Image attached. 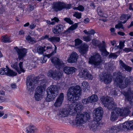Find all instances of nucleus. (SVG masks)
Here are the masks:
<instances>
[{
  "label": "nucleus",
  "mask_w": 133,
  "mask_h": 133,
  "mask_svg": "<svg viewBox=\"0 0 133 133\" xmlns=\"http://www.w3.org/2000/svg\"><path fill=\"white\" fill-rule=\"evenodd\" d=\"M81 90V89L79 85L70 87L67 91V95L69 100L74 102L78 101L80 96Z\"/></svg>",
  "instance_id": "1"
},
{
  "label": "nucleus",
  "mask_w": 133,
  "mask_h": 133,
  "mask_svg": "<svg viewBox=\"0 0 133 133\" xmlns=\"http://www.w3.org/2000/svg\"><path fill=\"white\" fill-rule=\"evenodd\" d=\"M83 108V105L80 104L73 103L69 107V110L70 111V114L75 116L76 114H81V110Z\"/></svg>",
  "instance_id": "2"
},
{
  "label": "nucleus",
  "mask_w": 133,
  "mask_h": 133,
  "mask_svg": "<svg viewBox=\"0 0 133 133\" xmlns=\"http://www.w3.org/2000/svg\"><path fill=\"white\" fill-rule=\"evenodd\" d=\"M39 79V77H34L33 76H29L27 77L26 82L27 86V89L29 91L31 92L34 90L35 88V86L37 79Z\"/></svg>",
  "instance_id": "3"
},
{
  "label": "nucleus",
  "mask_w": 133,
  "mask_h": 133,
  "mask_svg": "<svg viewBox=\"0 0 133 133\" xmlns=\"http://www.w3.org/2000/svg\"><path fill=\"white\" fill-rule=\"evenodd\" d=\"M89 63L92 65H94L95 67L99 66L102 62L101 56L98 53H96L89 58Z\"/></svg>",
  "instance_id": "4"
},
{
  "label": "nucleus",
  "mask_w": 133,
  "mask_h": 133,
  "mask_svg": "<svg viewBox=\"0 0 133 133\" xmlns=\"http://www.w3.org/2000/svg\"><path fill=\"white\" fill-rule=\"evenodd\" d=\"M75 116H76L75 122L77 126L82 124L84 121L89 119L90 117L89 114L87 112H83L81 114H76Z\"/></svg>",
  "instance_id": "5"
},
{
  "label": "nucleus",
  "mask_w": 133,
  "mask_h": 133,
  "mask_svg": "<svg viewBox=\"0 0 133 133\" xmlns=\"http://www.w3.org/2000/svg\"><path fill=\"white\" fill-rule=\"evenodd\" d=\"M93 116L97 122L99 121L102 118L103 114V109L101 107L96 109L93 111Z\"/></svg>",
  "instance_id": "6"
},
{
  "label": "nucleus",
  "mask_w": 133,
  "mask_h": 133,
  "mask_svg": "<svg viewBox=\"0 0 133 133\" xmlns=\"http://www.w3.org/2000/svg\"><path fill=\"white\" fill-rule=\"evenodd\" d=\"M78 76L80 78L90 80H92L93 78V76L89 73L87 69L83 68L79 71Z\"/></svg>",
  "instance_id": "7"
},
{
  "label": "nucleus",
  "mask_w": 133,
  "mask_h": 133,
  "mask_svg": "<svg viewBox=\"0 0 133 133\" xmlns=\"http://www.w3.org/2000/svg\"><path fill=\"white\" fill-rule=\"evenodd\" d=\"M16 51L17 52L18 56L17 60L19 61L21 59H23L26 55V53L27 52V50L25 48H19L17 46H16L14 48Z\"/></svg>",
  "instance_id": "8"
},
{
  "label": "nucleus",
  "mask_w": 133,
  "mask_h": 133,
  "mask_svg": "<svg viewBox=\"0 0 133 133\" xmlns=\"http://www.w3.org/2000/svg\"><path fill=\"white\" fill-rule=\"evenodd\" d=\"M51 62L54 63L57 68L59 69L64 66V64L63 61L56 57H52L51 58Z\"/></svg>",
  "instance_id": "9"
},
{
  "label": "nucleus",
  "mask_w": 133,
  "mask_h": 133,
  "mask_svg": "<svg viewBox=\"0 0 133 133\" xmlns=\"http://www.w3.org/2000/svg\"><path fill=\"white\" fill-rule=\"evenodd\" d=\"M121 93L124 95L126 99L130 103L133 102V91L131 90L130 88L128 89L127 92L122 91Z\"/></svg>",
  "instance_id": "10"
},
{
  "label": "nucleus",
  "mask_w": 133,
  "mask_h": 133,
  "mask_svg": "<svg viewBox=\"0 0 133 133\" xmlns=\"http://www.w3.org/2000/svg\"><path fill=\"white\" fill-rule=\"evenodd\" d=\"M113 76H116L115 78L114 77V80L115 83L117 85L125 78V77L123 76L122 74L120 72H118L117 73L114 72L113 74Z\"/></svg>",
  "instance_id": "11"
},
{
  "label": "nucleus",
  "mask_w": 133,
  "mask_h": 133,
  "mask_svg": "<svg viewBox=\"0 0 133 133\" xmlns=\"http://www.w3.org/2000/svg\"><path fill=\"white\" fill-rule=\"evenodd\" d=\"M23 62H20L18 64L19 68L18 66V63L16 62L12 65L11 66L12 68L15 69L19 74H20L22 72H24L25 71L23 68Z\"/></svg>",
  "instance_id": "12"
},
{
  "label": "nucleus",
  "mask_w": 133,
  "mask_h": 133,
  "mask_svg": "<svg viewBox=\"0 0 133 133\" xmlns=\"http://www.w3.org/2000/svg\"><path fill=\"white\" fill-rule=\"evenodd\" d=\"M63 2L60 1L54 2L53 3L52 8L56 12L63 10Z\"/></svg>",
  "instance_id": "13"
},
{
  "label": "nucleus",
  "mask_w": 133,
  "mask_h": 133,
  "mask_svg": "<svg viewBox=\"0 0 133 133\" xmlns=\"http://www.w3.org/2000/svg\"><path fill=\"white\" fill-rule=\"evenodd\" d=\"M64 26L61 24L55 25L52 28L53 32L55 34H60L63 30Z\"/></svg>",
  "instance_id": "14"
},
{
  "label": "nucleus",
  "mask_w": 133,
  "mask_h": 133,
  "mask_svg": "<svg viewBox=\"0 0 133 133\" xmlns=\"http://www.w3.org/2000/svg\"><path fill=\"white\" fill-rule=\"evenodd\" d=\"M47 91L50 92L55 96H57L58 94V88L56 85H52L47 89Z\"/></svg>",
  "instance_id": "15"
},
{
  "label": "nucleus",
  "mask_w": 133,
  "mask_h": 133,
  "mask_svg": "<svg viewBox=\"0 0 133 133\" xmlns=\"http://www.w3.org/2000/svg\"><path fill=\"white\" fill-rule=\"evenodd\" d=\"M70 111L69 110V109L67 110H63L60 111L56 116L57 119L59 120H61L63 117L67 116L68 114H70Z\"/></svg>",
  "instance_id": "16"
},
{
  "label": "nucleus",
  "mask_w": 133,
  "mask_h": 133,
  "mask_svg": "<svg viewBox=\"0 0 133 133\" xmlns=\"http://www.w3.org/2000/svg\"><path fill=\"white\" fill-rule=\"evenodd\" d=\"M78 58V56L76 52H74L71 54L67 61L70 63H75Z\"/></svg>",
  "instance_id": "17"
},
{
  "label": "nucleus",
  "mask_w": 133,
  "mask_h": 133,
  "mask_svg": "<svg viewBox=\"0 0 133 133\" xmlns=\"http://www.w3.org/2000/svg\"><path fill=\"white\" fill-rule=\"evenodd\" d=\"M118 110V108H116L112 110L111 114L110 120L111 121H113L116 120L119 116Z\"/></svg>",
  "instance_id": "18"
},
{
  "label": "nucleus",
  "mask_w": 133,
  "mask_h": 133,
  "mask_svg": "<svg viewBox=\"0 0 133 133\" xmlns=\"http://www.w3.org/2000/svg\"><path fill=\"white\" fill-rule=\"evenodd\" d=\"M101 100L104 106L106 107L112 102L113 99L110 97H103L101 98Z\"/></svg>",
  "instance_id": "19"
},
{
  "label": "nucleus",
  "mask_w": 133,
  "mask_h": 133,
  "mask_svg": "<svg viewBox=\"0 0 133 133\" xmlns=\"http://www.w3.org/2000/svg\"><path fill=\"white\" fill-rule=\"evenodd\" d=\"M64 98V95L63 93H61L55 102L54 106L56 107H58L60 106L63 102Z\"/></svg>",
  "instance_id": "20"
},
{
  "label": "nucleus",
  "mask_w": 133,
  "mask_h": 133,
  "mask_svg": "<svg viewBox=\"0 0 133 133\" xmlns=\"http://www.w3.org/2000/svg\"><path fill=\"white\" fill-rule=\"evenodd\" d=\"M101 80L104 81L107 84L110 83L112 80V76L109 74H106L103 76L101 77Z\"/></svg>",
  "instance_id": "21"
},
{
  "label": "nucleus",
  "mask_w": 133,
  "mask_h": 133,
  "mask_svg": "<svg viewBox=\"0 0 133 133\" xmlns=\"http://www.w3.org/2000/svg\"><path fill=\"white\" fill-rule=\"evenodd\" d=\"M118 111L119 115L122 116H127L130 113L129 109L127 108H125L124 109L118 108Z\"/></svg>",
  "instance_id": "22"
},
{
  "label": "nucleus",
  "mask_w": 133,
  "mask_h": 133,
  "mask_svg": "<svg viewBox=\"0 0 133 133\" xmlns=\"http://www.w3.org/2000/svg\"><path fill=\"white\" fill-rule=\"evenodd\" d=\"M119 65L120 67L122 69H124L126 71L130 72L131 70V67L124 63L122 60H120Z\"/></svg>",
  "instance_id": "23"
},
{
  "label": "nucleus",
  "mask_w": 133,
  "mask_h": 133,
  "mask_svg": "<svg viewBox=\"0 0 133 133\" xmlns=\"http://www.w3.org/2000/svg\"><path fill=\"white\" fill-rule=\"evenodd\" d=\"M64 72L67 74H72L75 72L76 69L74 67H65L63 69Z\"/></svg>",
  "instance_id": "24"
},
{
  "label": "nucleus",
  "mask_w": 133,
  "mask_h": 133,
  "mask_svg": "<svg viewBox=\"0 0 133 133\" xmlns=\"http://www.w3.org/2000/svg\"><path fill=\"white\" fill-rule=\"evenodd\" d=\"M35 127L33 125L27 126L25 129V133H35Z\"/></svg>",
  "instance_id": "25"
},
{
  "label": "nucleus",
  "mask_w": 133,
  "mask_h": 133,
  "mask_svg": "<svg viewBox=\"0 0 133 133\" xmlns=\"http://www.w3.org/2000/svg\"><path fill=\"white\" fill-rule=\"evenodd\" d=\"M99 124L97 122L96 123L93 122L91 124L89 125V128L91 130L95 131L99 128Z\"/></svg>",
  "instance_id": "26"
},
{
  "label": "nucleus",
  "mask_w": 133,
  "mask_h": 133,
  "mask_svg": "<svg viewBox=\"0 0 133 133\" xmlns=\"http://www.w3.org/2000/svg\"><path fill=\"white\" fill-rule=\"evenodd\" d=\"M40 78H39V79H37V80L36 82L38 84V85H40V86H42L44 88H45L46 87V84L47 83V79L46 78H43L41 80L40 79Z\"/></svg>",
  "instance_id": "27"
},
{
  "label": "nucleus",
  "mask_w": 133,
  "mask_h": 133,
  "mask_svg": "<svg viewBox=\"0 0 133 133\" xmlns=\"http://www.w3.org/2000/svg\"><path fill=\"white\" fill-rule=\"evenodd\" d=\"M88 46L87 44L82 45L80 47L79 50L81 54H85L88 50Z\"/></svg>",
  "instance_id": "28"
},
{
  "label": "nucleus",
  "mask_w": 133,
  "mask_h": 133,
  "mask_svg": "<svg viewBox=\"0 0 133 133\" xmlns=\"http://www.w3.org/2000/svg\"><path fill=\"white\" fill-rule=\"evenodd\" d=\"M25 39L30 44H33L37 42V41L35 40L34 38L31 37L30 36H26Z\"/></svg>",
  "instance_id": "29"
},
{
  "label": "nucleus",
  "mask_w": 133,
  "mask_h": 133,
  "mask_svg": "<svg viewBox=\"0 0 133 133\" xmlns=\"http://www.w3.org/2000/svg\"><path fill=\"white\" fill-rule=\"evenodd\" d=\"M46 47L45 46H40L37 47V52L39 54H43L44 52L46 51L45 48Z\"/></svg>",
  "instance_id": "30"
},
{
  "label": "nucleus",
  "mask_w": 133,
  "mask_h": 133,
  "mask_svg": "<svg viewBox=\"0 0 133 133\" xmlns=\"http://www.w3.org/2000/svg\"><path fill=\"white\" fill-rule=\"evenodd\" d=\"M47 96L46 98V101L49 102L52 101L56 96H55L50 92L49 93L47 91Z\"/></svg>",
  "instance_id": "31"
},
{
  "label": "nucleus",
  "mask_w": 133,
  "mask_h": 133,
  "mask_svg": "<svg viewBox=\"0 0 133 133\" xmlns=\"http://www.w3.org/2000/svg\"><path fill=\"white\" fill-rule=\"evenodd\" d=\"M1 40L2 42L5 43H9L12 41L10 37L7 35L3 36H2L1 38Z\"/></svg>",
  "instance_id": "32"
},
{
  "label": "nucleus",
  "mask_w": 133,
  "mask_h": 133,
  "mask_svg": "<svg viewBox=\"0 0 133 133\" xmlns=\"http://www.w3.org/2000/svg\"><path fill=\"white\" fill-rule=\"evenodd\" d=\"M6 67H8L7 66ZM7 72H6V75L8 76H14L17 75L16 72H14L13 71L10 69L8 67L7 68Z\"/></svg>",
  "instance_id": "33"
},
{
  "label": "nucleus",
  "mask_w": 133,
  "mask_h": 133,
  "mask_svg": "<svg viewBox=\"0 0 133 133\" xmlns=\"http://www.w3.org/2000/svg\"><path fill=\"white\" fill-rule=\"evenodd\" d=\"M60 40V38L55 37H52L50 36L49 41L52 43L59 42Z\"/></svg>",
  "instance_id": "34"
},
{
  "label": "nucleus",
  "mask_w": 133,
  "mask_h": 133,
  "mask_svg": "<svg viewBox=\"0 0 133 133\" xmlns=\"http://www.w3.org/2000/svg\"><path fill=\"white\" fill-rule=\"evenodd\" d=\"M88 98L90 103L95 102L98 100L97 96L95 95H92L90 97H88Z\"/></svg>",
  "instance_id": "35"
},
{
  "label": "nucleus",
  "mask_w": 133,
  "mask_h": 133,
  "mask_svg": "<svg viewBox=\"0 0 133 133\" xmlns=\"http://www.w3.org/2000/svg\"><path fill=\"white\" fill-rule=\"evenodd\" d=\"M116 103L115 102H111L110 104H109L108 106L106 107H107L108 109L110 110H112L116 108H117Z\"/></svg>",
  "instance_id": "36"
},
{
  "label": "nucleus",
  "mask_w": 133,
  "mask_h": 133,
  "mask_svg": "<svg viewBox=\"0 0 133 133\" xmlns=\"http://www.w3.org/2000/svg\"><path fill=\"white\" fill-rule=\"evenodd\" d=\"M45 88L42 86H39L36 89V92L43 94V92L45 90Z\"/></svg>",
  "instance_id": "37"
},
{
  "label": "nucleus",
  "mask_w": 133,
  "mask_h": 133,
  "mask_svg": "<svg viewBox=\"0 0 133 133\" xmlns=\"http://www.w3.org/2000/svg\"><path fill=\"white\" fill-rule=\"evenodd\" d=\"M103 9L100 7H98L97 9V11L98 14L100 16L102 17H105L104 15V12L103 11Z\"/></svg>",
  "instance_id": "38"
},
{
  "label": "nucleus",
  "mask_w": 133,
  "mask_h": 133,
  "mask_svg": "<svg viewBox=\"0 0 133 133\" xmlns=\"http://www.w3.org/2000/svg\"><path fill=\"white\" fill-rule=\"evenodd\" d=\"M127 83L123 81V80L119 83L118 85L119 87L122 89L126 87L128 85Z\"/></svg>",
  "instance_id": "39"
},
{
  "label": "nucleus",
  "mask_w": 133,
  "mask_h": 133,
  "mask_svg": "<svg viewBox=\"0 0 133 133\" xmlns=\"http://www.w3.org/2000/svg\"><path fill=\"white\" fill-rule=\"evenodd\" d=\"M61 73L57 71H54L52 78L54 79H57L60 77Z\"/></svg>",
  "instance_id": "40"
},
{
  "label": "nucleus",
  "mask_w": 133,
  "mask_h": 133,
  "mask_svg": "<svg viewBox=\"0 0 133 133\" xmlns=\"http://www.w3.org/2000/svg\"><path fill=\"white\" fill-rule=\"evenodd\" d=\"M72 5L70 4H65L63 2V10L64 9H69L71 8Z\"/></svg>",
  "instance_id": "41"
},
{
  "label": "nucleus",
  "mask_w": 133,
  "mask_h": 133,
  "mask_svg": "<svg viewBox=\"0 0 133 133\" xmlns=\"http://www.w3.org/2000/svg\"><path fill=\"white\" fill-rule=\"evenodd\" d=\"M42 96L43 94L35 92V99L37 101H38L42 98Z\"/></svg>",
  "instance_id": "42"
},
{
  "label": "nucleus",
  "mask_w": 133,
  "mask_h": 133,
  "mask_svg": "<svg viewBox=\"0 0 133 133\" xmlns=\"http://www.w3.org/2000/svg\"><path fill=\"white\" fill-rule=\"evenodd\" d=\"M122 125L123 127L124 128H126L127 129L130 130L129 121L123 123Z\"/></svg>",
  "instance_id": "43"
},
{
  "label": "nucleus",
  "mask_w": 133,
  "mask_h": 133,
  "mask_svg": "<svg viewBox=\"0 0 133 133\" xmlns=\"http://www.w3.org/2000/svg\"><path fill=\"white\" fill-rule=\"evenodd\" d=\"M73 16L76 18L79 19L81 18V13L78 12H75L73 15Z\"/></svg>",
  "instance_id": "44"
},
{
  "label": "nucleus",
  "mask_w": 133,
  "mask_h": 133,
  "mask_svg": "<svg viewBox=\"0 0 133 133\" xmlns=\"http://www.w3.org/2000/svg\"><path fill=\"white\" fill-rule=\"evenodd\" d=\"M81 85L83 86L84 88L88 89L89 88V84L86 81H84L81 83Z\"/></svg>",
  "instance_id": "45"
},
{
  "label": "nucleus",
  "mask_w": 133,
  "mask_h": 133,
  "mask_svg": "<svg viewBox=\"0 0 133 133\" xmlns=\"http://www.w3.org/2000/svg\"><path fill=\"white\" fill-rule=\"evenodd\" d=\"M88 36H84L83 38L84 40L86 42H88L90 41L91 39V36L87 35Z\"/></svg>",
  "instance_id": "46"
},
{
  "label": "nucleus",
  "mask_w": 133,
  "mask_h": 133,
  "mask_svg": "<svg viewBox=\"0 0 133 133\" xmlns=\"http://www.w3.org/2000/svg\"><path fill=\"white\" fill-rule=\"evenodd\" d=\"M7 72V68L0 69V74L1 75H6V72Z\"/></svg>",
  "instance_id": "47"
},
{
  "label": "nucleus",
  "mask_w": 133,
  "mask_h": 133,
  "mask_svg": "<svg viewBox=\"0 0 133 133\" xmlns=\"http://www.w3.org/2000/svg\"><path fill=\"white\" fill-rule=\"evenodd\" d=\"M98 47L99 48V50L101 52L106 50L105 48V45H104L102 44L101 43L100 44L98 45Z\"/></svg>",
  "instance_id": "48"
},
{
  "label": "nucleus",
  "mask_w": 133,
  "mask_h": 133,
  "mask_svg": "<svg viewBox=\"0 0 133 133\" xmlns=\"http://www.w3.org/2000/svg\"><path fill=\"white\" fill-rule=\"evenodd\" d=\"M54 46L55 47L54 50L51 53L48 54L47 55V57H48V58H49L51 56H53L55 53H56L57 48L55 45H54Z\"/></svg>",
  "instance_id": "49"
},
{
  "label": "nucleus",
  "mask_w": 133,
  "mask_h": 133,
  "mask_svg": "<svg viewBox=\"0 0 133 133\" xmlns=\"http://www.w3.org/2000/svg\"><path fill=\"white\" fill-rule=\"evenodd\" d=\"M78 27V24L77 23H75L74 24L72 25L69 28L72 31Z\"/></svg>",
  "instance_id": "50"
},
{
  "label": "nucleus",
  "mask_w": 133,
  "mask_h": 133,
  "mask_svg": "<svg viewBox=\"0 0 133 133\" xmlns=\"http://www.w3.org/2000/svg\"><path fill=\"white\" fill-rule=\"evenodd\" d=\"M92 44L95 46H98V45L100 44L98 40L95 39H94L92 40Z\"/></svg>",
  "instance_id": "51"
},
{
  "label": "nucleus",
  "mask_w": 133,
  "mask_h": 133,
  "mask_svg": "<svg viewBox=\"0 0 133 133\" xmlns=\"http://www.w3.org/2000/svg\"><path fill=\"white\" fill-rule=\"evenodd\" d=\"M117 57V55H116L115 53H111L109 55V58H116Z\"/></svg>",
  "instance_id": "52"
},
{
  "label": "nucleus",
  "mask_w": 133,
  "mask_h": 133,
  "mask_svg": "<svg viewBox=\"0 0 133 133\" xmlns=\"http://www.w3.org/2000/svg\"><path fill=\"white\" fill-rule=\"evenodd\" d=\"M115 28L117 29H119L120 28L122 29H124L123 25L122 24V22H119L118 24H116L115 26Z\"/></svg>",
  "instance_id": "53"
},
{
  "label": "nucleus",
  "mask_w": 133,
  "mask_h": 133,
  "mask_svg": "<svg viewBox=\"0 0 133 133\" xmlns=\"http://www.w3.org/2000/svg\"><path fill=\"white\" fill-rule=\"evenodd\" d=\"M64 20L70 24L74 23L72 21L70 18H65L64 19Z\"/></svg>",
  "instance_id": "54"
},
{
  "label": "nucleus",
  "mask_w": 133,
  "mask_h": 133,
  "mask_svg": "<svg viewBox=\"0 0 133 133\" xmlns=\"http://www.w3.org/2000/svg\"><path fill=\"white\" fill-rule=\"evenodd\" d=\"M54 72V71L52 70H49L48 73L47 75L48 76L51 77L52 78Z\"/></svg>",
  "instance_id": "55"
},
{
  "label": "nucleus",
  "mask_w": 133,
  "mask_h": 133,
  "mask_svg": "<svg viewBox=\"0 0 133 133\" xmlns=\"http://www.w3.org/2000/svg\"><path fill=\"white\" fill-rule=\"evenodd\" d=\"M71 31H72L69 28L67 30L63 32V34L64 36H66L69 34Z\"/></svg>",
  "instance_id": "56"
},
{
  "label": "nucleus",
  "mask_w": 133,
  "mask_h": 133,
  "mask_svg": "<svg viewBox=\"0 0 133 133\" xmlns=\"http://www.w3.org/2000/svg\"><path fill=\"white\" fill-rule=\"evenodd\" d=\"M123 51L125 52L128 53L130 52H133V49H132L130 48H125L123 50Z\"/></svg>",
  "instance_id": "57"
},
{
  "label": "nucleus",
  "mask_w": 133,
  "mask_h": 133,
  "mask_svg": "<svg viewBox=\"0 0 133 133\" xmlns=\"http://www.w3.org/2000/svg\"><path fill=\"white\" fill-rule=\"evenodd\" d=\"M82 103L84 104H86L90 103L88 97L87 98H85L83 99L82 101Z\"/></svg>",
  "instance_id": "58"
},
{
  "label": "nucleus",
  "mask_w": 133,
  "mask_h": 133,
  "mask_svg": "<svg viewBox=\"0 0 133 133\" xmlns=\"http://www.w3.org/2000/svg\"><path fill=\"white\" fill-rule=\"evenodd\" d=\"M75 45L76 46L79 45L82 43V41L79 39H77L75 40Z\"/></svg>",
  "instance_id": "59"
},
{
  "label": "nucleus",
  "mask_w": 133,
  "mask_h": 133,
  "mask_svg": "<svg viewBox=\"0 0 133 133\" xmlns=\"http://www.w3.org/2000/svg\"><path fill=\"white\" fill-rule=\"evenodd\" d=\"M95 33V30L93 29H91L90 31H88V35L91 36L92 35L94 36V34Z\"/></svg>",
  "instance_id": "60"
},
{
  "label": "nucleus",
  "mask_w": 133,
  "mask_h": 133,
  "mask_svg": "<svg viewBox=\"0 0 133 133\" xmlns=\"http://www.w3.org/2000/svg\"><path fill=\"white\" fill-rule=\"evenodd\" d=\"M128 15H122L120 17V19L121 20H126L127 19Z\"/></svg>",
  "instance_id": "61"
},
{
  "label": "nucleus",
  "mask_w": 133,
  "mask_h": 133,
  "mask_svg": "<svg viewBox=\"0 0 133 133\" xmlns=\"http://www.w3.org/2000/svg\"><path fill=\"white\" fill-rule=\"evenodd\" d=\"M132 77L130 76H128V77H127L125 79V81L126 82H127V84H128V83H130V82L131 81L130 80V79H132Z\"/></svg>",
  "instance_id": "62"
},
{
  "label": "nucleus",
  "mask_w": 133,
  "mask_h": 133,
  "mask_svg": "<svg viewBox=\"0 0 133 133\" xmlns=\"http://www.w3.org/2000/svg\"><path fill=\"white\" fill-rule=\"evenodd\" d=\"M103 56H107L108 55L109 53L106 50H105L104 51H103L101 52Z\"/></svg>",
  "instance_id": "63"
},
{
  "label": "nucleus",
  "mask_w": 133,
  "mask_h": 133,
  "mask_svg": "<svg viewBox=\"0 0 133 133\" xmlns=\"http://www.w3.org/2000/svg\"><path fill=\"white\" fill-rule=\"evenodd\" d=\"M46 131L48 133H53L52 129L49 127H47L46 128Z\"/></svg>",
  "instance_id": "64"
}]
</instances>
